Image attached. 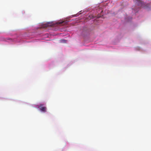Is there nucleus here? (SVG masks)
I'll return each mask as SVG.
<instances>
[{"mask_svg": "<svg viewBox=\"0 0 151 151\" xmlns=\"http://www.w3.org/2000/svg\"><path fill=\"white\" fill-rule=\"evenodd\" d=\"M136 4L138 6L142 7L145 5V3L140 0H135Z\"/></svg>", "mask_w": 151, "mask_h": 151, "instance_id": "obj_1", "label": "nucleus"}, {"mask_svg": "<svg viewBox=\"0 0 151 151\" xmlns=\"http://www.w3.org/2000/svg\"><path fill=\"white\" fill-rule=\"evenodd\" d=\"M8 40H11L12 41H13V40L12 39L10 38H7L5 40L6 41H7Z\"/></svg>", "mask_w": 151, "mask_h": 151, "instance_id": "obj_4", "label": "nucleus"}, {"mask_svg": "<svg viewBox=\"0 0 151 151\" xmlns=\"http://www.w3.org/2000/svg\"><path fill=\"white\" fill-rule=\"evenodd\" d=\"M68 22L67 20H66L58 22L57 24H62V25H65L67 24Z\"/></svg>", "mask_w": 151, "mask_h": 151, "instance_id": "obj_3", "label": "nucleus"}, {"mask_svg": "<svg viewBox=\"0 0 151 151\" xmlns=\"http://www.w3.org/2000/svg\"><path fill=\"white\" fill-rule=\"evenodd\" d=\"M65 41V40H61V42H63L64 41Z\"/></svg>", "mask_w": 151, "mask_h": 151, "instance_id": "obj_5", "label": "nucleus"}, {"mask_svg": "<svg viewBox=\"0 0 151 151\" xmlns=\"http://www.w3.org/2000/svg\"><path fill=\"white\" fill-rule=\"evenodd\" d=\"M44 106V104H40L39 107V108H40V110L43 112H45L46 111V107Z\"/></svg>", "mask_w": 151, "mask_h": 151, "instance_id": "obj_2", "label": "nucleus"}]
</instances>
